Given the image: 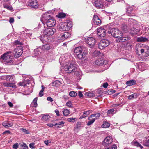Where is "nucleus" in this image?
<instances>
[{"mask_svg": "<svg viewBox=\"0 0 149 149\" xmlns=\"http://www.w3.org/2000/svg\"><path fill=\"white\" fill-rule=\"evenodd\" d=\"M95 6L97 8H100L102 6V5L98 1H96L95 2Z\"/></svg>", "mask_w": 149, "mask_h": 149, "instance_id": "obj_37", "label": "nucleus"}, {"mask_svg": "<svg viewBox=\"0 0 149 149\" xmlns=\"http://www.w3.org/2000/svg\"><path fill=\"white\" fill-rule=\"evenodd\" d=\"M100 114L99 113H97L96 114H93L90 115V117L92 118L95 117V119H97L100 116Z\"/></svg>", "mask_w": 149, "mask_h": 149, "instance_id": "obj_34", "label": "nucleus"}, {"mask_svg": "<svg viewBox=\"0 0 149 149\" xmlns=\"http://www.w3.org/2000/svg\"><path fill=\"white\" fill-rule=\"evenodd\" d=\"M106 61L105 63V61L101 59L97 60L95 62V64L98 66L102 65L104 63L106 64Z\"/></svg>", "mask_w": 149, "mask_h": 149, "instance_id": "obj_15", "label": "nucleus"}, {"mask_svg": "<svg viewBox=\"0 0 149 149\" xmlns=\"http://www.w3.org/2000/svg\"><path fill=\"white\" fill-rule=\"evenodd\" d=\"M77 95V93L74 91H72L70 92L69 95L71 97H74Z\"/></svg>", "mask_w": 149, "mask_h": 149, "instance_id": "obj_38", "label": "nucleus"}, {"mask_svg": "<svg viewBox=\"0 0 149 149\" xmlns=\"http://www.w3.org/2000/svg\"><path fill=\"white\" fill-rule=\"evenodd\" d=\"M60 82L58 81H55L53 83V85L56 87H58V85L60 84Z\"/></svg>", "mask_w": 149, "mask_h": 149, "instance_id": "obj_42", "label": "nucleus"}, {"mask_svg": "<svg viewBox=\"0 0 149 149\" xmlns=\"http://www.w3.org/2000/svg\"><path fill=\"white\" fill-rule=\"evenodd\" d=\"M65 123V122L63 121H61L59 122L54 124V126L57 125V128H61L63 126V124Z\"/></svg>", "mask_w": 149, "mask_h": 149, "instance_id": "obj_29", "label": "nucleus"}, {"mask_svg": "<svg viewBox=\"0 0 149 149\" xmlns=\"http://www.w3.org/2000/svg\"><path fill=\"white\" fill-rule=\"evenodd\" d=\"M43 89H41V90L40 91L39 93V95L40 97H42L43 95Z\"/></svg>", "mask_w": 149, "mask_h": 149, "instance_id": "obj_52", "label": "nucleus"}, {"mask_svg": "<svg viewBox=\"0 0 149 149\" xmlns=\"http://www.w3.org/2000/svg\"><path fill=\"white\" fill-rule=\"evenodd\" d=\"M56 31V29L54 28H49L45 29L43 31L44 36L41 38V40L44 43L49 42L51 40V36Z\"/></svg>", "mask_w": 149, "mask_h": 149, "instance_id": "obj_1", "label": "nucleus"}, {"mask_svg": "<svg viewBox=\"0 0 149 149\" xmlns=\"http://www.w3.org/2000/svg\"><path fill=\"white\" fill-rule=\"evenodd\" d=\"M47 100L51 102H52L53 101V99L50 97H48L47 98Z\"/></svg>", "mask_w": 149, "mask_h": 149, "instance_id": "obj_58", "label": "nucleus"}, {"mask_svg": "<svg viewBox=\"0 0 149 149\" xmlns=\"http://www.w3.org/2000/svg\"><path fill=\"white\" fill-rule=\"evenodd\" d=\"M109 41L107 40L103 39L101 40L98 45L99 49H103L104 48L108 46L110 44Z\"/></svg>", "mask_w": 149, "mask_h": 149, "instance_id": "obj_5", "label": "nucleus"}, {"mask_svg": "<svg viewBox=\"0 0 149 149\" xmlns=\"http://www.w3.org/2000/svg\"><path fill=\"white\" fill-rule=\"evenodd\" d=\"M93 94L90 93H86L85 95L89 97H92L93 96Z\"/></svg>", "mask_w": 149, "mask_h": 149, "instance_id": "obj_47", "label": "nucleus"}, {"mask_svg": "<svg viewBox=\"0 0 149 149\" xmlns=\"http://www.w3.org/2000/svg\"><path fill=\"white\" fill-rule=\"evenodd\" d=\"M63 113L64 116H68L70 114L69 110L67 109H65L63 111Z\"/></svg>", "mask_w": 149, "mask_h": 149, "instance_id": "obj_35", "label": "nucleus"}, {"mask_svg": "<svg viewBox=\"0 0 149 149\" xmlns=\"http://www.w3.org/2000/svg\"><path fill=\"white\" fill-rule=\"evenodd\" d=\"M76 119V118L71 117L68 118L67 119V121L68 122H75V120Z\"/></svg>", "mask_w": 149, "mask_h": 149, "instance_id": "obj_41", "label": "nucleus"}, {"mask_svg": "<svg viewBox=\"0 0 149 149\" xmlns=\"http://www.w3.org/2000/svg\"><path fill=\"white\" fill-rule=\"evenodd\" d=\"M4 7L5 8L10 10H11L13 9V8L11 6L6 4L4 5Z\"/></svg>", "mask_w": 149, "mask_h": 149, "instance_id": "obj_45", "label": "nucleus"}, {"mask_svg": "<svg viewBox=\"0 0 149 149\" xmlns=\"http://www.w3.org/2000/svg\"><path fill=\"white\" fill-rule=\"evenodd\" d=\"M70 34L68 32H65L62 34L61 36V38L63 40H65L66 39L70 37Z\"/></svg>", "mask_w": 149, "mask_h": 149, "instance_id": "obj_14", "label": "nucleus"}, {"mask_svg": "<svg viewBox=\"0 0 149 149\" xmlns=\"http://www.w3.org/2000/svg\"><path fill=\"white\" fill-rule=\"evenodd\" d=\"M15 43L16 45H20L21 44V43H20L19 41L17 40L15 41Z\"/></svg>", "mask_w": 149, "mask_h": 149, "instance_id": "obj_62", "label": "nucleus"}, {"mask_svg": "<svg viewBox=\"0 0 149 149\" xmlns=\"http://www.w3.org/2000/svg\"><path fill=\"white\" fill-rule=\"evenodd\" d=\"M91 118H92L90 117V116L88 118V119L89 120V121H88L87 123V125L88 126H89L93 124L95 120V118L92 119Z\"/></svg>", "mask_w": 149, "mask_h": 149, "instance_id": "obj_27", "label": "nucleus"}, {"mask_svg": "<svg viewBox=\"0 0 149 149\" xmlns=\"http://www.w3.org/2000/svg\"><path fill=\"white\" fill-rule=\"evenodd\" d=\"M139 32L138 29H136L135 28H133L131 29V33L134 35L137 34Z\"/></svg>", "mask_w": 149, "mask_h": 149, "instance_id": "obj_28", "label": "nucleus"}, {"mask_svg": "<svg viewBox=\"0 0 149 149\" xmlns=\"http://www.w3.org/2000/svg\"><path fill=\"white\" fill-rule=\"evenodd\" d=\"M51 15L47 13L44 14L41 17V21L42 22H46V21L49 19L50 18H51Z\"/></svg>", "mask_w": 149, "mask_h": 149, "instance_id": "obj_12", "label": "nucleus"}, {"mask_svg": "<svg viewBox=\"0 0 149 149\" xmlns=\"http://www.w3.org/2000/svg\"><path fill=\"white\" fill-rule=\"evenodd\" d=\"M137 41L139 42H144L148 41V39L145 37H140L137 38Z\"/></svg>", "mask_w": 149, "mask_h": 149, "instance_id": "obj_24", "label": "nucleus"}, {"mask_svg": "<svg viewBox=\"0 0 149 149\" xmlns=\"http://www.w3.org/2000/svg\"><path fill=\"white\" fill-rule=\"evenodd\" d=\"M75 55L77 56V57L80 59H82L84 57V55L82 54V53L77 54Z\"/></svg>", "mask_w": 149, "mask_h": 149, "instance_id": "obj_43", "label": "nucleus"}, {"mask_svg": "<svg viewBox=\"0 0 149 149\" xmlns=\"http://www.w3.org/2000/svg\"><path fill=\"white\" fill-rule=\"evenodd\" d=\"M55 112L56 113L57 116H60V115L59 113V112L58 109H56V110H55Z\"/></svg>", "mask_w": 149, "mask_h": 149, "instance_id": "obj_56", "label": "nucleus"}, {"mask_svg": "<svg viewBox=\"0 0 149 149\" xmlns=\"http://www.w3.org/2000/svg\"><path fill=\"white\" fill-rule=\"evenodd\" d=\"M50 141L48 140H46L44 141L45 143L46 144V145H48L49 143H50Z\"/></svg>", "mask_w": 149, "mask_h": 149, "instance_id": "obj_57", "label": "nucleus"}, {"mask_svg": "<svg viewBox=\"0 0 149 149\" xmlns=\"http://www.w3.org/2000/svg\"><path fill=\"white\" fill-rule=\"evenodd\" d=\"M118 39L117 40L118 42H123L126 41L130 40V38L129 37H122L120 36L119 37Z\"/></svg>", "mask_w": 149, "mask_h": 149, "instance_id": "obj_16", "label": "nucleus"}, {"mask_svg": "<svg viewBox=\"0 0 149 149\" xmlns=\"http://www.w3.org/2000/svg\"><path fill=\"white\" fill-rule=\"evenodd\" d=\"M133 8L132 7H129L127 8V13L129 16H133L134 15L132 13Z\"/></svg>", "mask_w": 149, "mask_h": 149, "instance_id": "obj_23", "label": "nucleus"}, {"mask_svg": "<svg viewBox=\"0 0 149 149\" xmlns=\"http://www.w3.org/2000/svg\"><path fill=\"white\" fill-rule=\"evenodd\" d=\"M92 111L91 110H88L83 112L86 117L90 113H91Z\"/></svg>", "mask_w": 149, "mask_h": 149, "instance_id": "obj_44", "label": "nucleus"}, {"mask_svg": "<svg viewBox=\"0 0 149 149\" xmlns=\"http://www.w3.org/2000/svg\"><path fill=\"white\" fill-rule=\"evenodd\" d=\"M47 26L48 27H52L55 25L56 21L55 19L52 17L50 18L46 22Z\"/></svg>", "mask_w": 149, "mask_h": 149, "instance_id": "obj_9", "label": "nucleus"}, {"mask_svg": "<svg viewBox=\"0 0 149 149\" xmlns=\"http://www.w3.org/2000/svg\"><path fill=\"white\" fill-rule=\"evenodd\" d=\"M37 97H36L33 100L32 102L31 103V105L33 106L36 107L37 106L38 104L37 103Z\"/></svg>", "mask_w": 149, "mask_h": 149, "instance_id": "obj_32", "label": "nucleus"}, {"mask_svg": "<svg viewBox=\"0 0 149 149\" xmlns=\"http://www.w3.org/2000/svg\"><path fill=\"white\" fill-rule=\"evenodd\" d=\"M100 52L97 51H95L93 53V56H97L99 55Z\"/></svg>", "mask_w": 149, "mask_h": 149, "instance_id": "obj_50", "label": "nucleus"}, {"mask_svg": "<svg viewBox=\"0 0 149 149\" xmlns=\"http://www.w3.org/2000/svg\"><path fill=\"white\" fill-rule=\"evenodd\" d=\"M86 42L89 45L90 47H92L94 46L95 43V40L93 37H89L85 38Z\"/></svg>", "mask_w": 149, "mask_h": 149, "instance_id": "obj_6", "label": "nucleus"}, {"mask_svg": "<svg viewBox=\"0 0 149 149\" xmlns=\"http://www.w3.org/2000/svg\"><path fill=\"white\" fill-rule=\"evenodd\" d=\"M34 54H35V56H37V55L39 54L40 52H38V49H35L34 50Z\"/></svg>", "mask_w": 149, "mask_h": 149, "instance_id": "obj_55", "label": "nucleus"}, {"mask_svg": "<svg viewBox=\"0 0 149 149\" xmlns=\"http://www.w3.org/2000/svg\"><path fill=\"white\" fill-rule=\"evenodd\" d=\"M50 49V45L49 44H45L42 45V49L44 51L48 50Z\"/></svg>", "mask_w": 149, "mask_h": 149, "instance_id": "obj_25", "label": "nucleus"}, {"mask_svg": "<svg viewBox=\"0 0 149 149\" xmlns=\"http://www.w3.org/2000/svg\"><path fill=\"white\" fill-rule=\"evenodd\" d=\"M110 126V124L109 123L107 122H105L102 125V127L104 128L109 127Z\"/></svg>", "mask_w": 149, "mask_h": 149, "instance_id": "obj_36", "label": "nucleus"}, {"mask_svg": "<svg viewBox=\"0 0 149 149\" xmlns=\"http://www.w3.org/2000/svg\"><path fill=\"white\" fill-rule=\"evenodd\" d=\"M137 97V94L135 93L129 96L128 99L129 100H131L133 98H136Z\"/></svg>", "mask_w": 149, "mask_h": 149, "instance_id": "obj_31", "label": "nucleus"}, {"mask_svg": "<svg viewBox=\"0 0 149 149\" xmlns=\"http://www.w3.org/2000/svg\"><path fill=\"white\" fill-rule=\"evenodd\" d=\"M13 53L15 58L19 57L22 53V50L21 47H17L13 51Z\"/></svg>", "mask_w": 149, "mask_h": 149, "instance_id": "obj_7", "label": "nucleus"}, {"mask_svg": "<svg viewBox=\"0 0 149 149\" xmlns=\"http://www.w3.org/2000/svg\"><path fill=\"white\" fill-rule=\"evenodd\" d=\"M14 22V19L13 18H10L9 20V22L11 23H13Z\"/></svg>", "mask_w": 149, "mask_h": 149, "instance_id": "obj_59", "label": "nucleus"}, {"mask_svg": "<svg viewBox=\"0 0 149 149\" xmlns=\"http://www.w3.org/2000/svg\"><path fill=\"white\" fill-rule=\"evenodd\" d=\"M81 122H78L77 123V127L76 128L78 129L79 128L81 127Z\"/></svg>", "mask_w": 149, "mask_h": 149, "instance_id": "obj_49", "label": "nucleus"}, {"mask_svg": "<svg viewBox=\"0 0 149 149\" xmlns=\"http://www.w3.org/2000/svg\"><path fill=\"white\" fill-rule=\"evenodd\" d=\"M64 70L68 73H73L77 71V68L76 64L71 63L69 66L65 68Z\"/></svg>", "mask_w": 149, "mask_h": 149, "instance_id": "obj_4", "label": "nucleus"}, {"mask_svg": "<svg viewBox=\"0 0 149 149\" xmlns=\"http://www.w3.org/2000/svg\"><path fill=\"white\" fill-rule=\"evenodd\" d=\"M113 141V139L111 136H107L103 142V145L104 146H108L112 143Z\"/></svg>", "mask_w": 149, "mask_h": 149, "instance_id": "obj_8", "label": "nucleus"}, {"mask_svg": "<svg viewBox=\"0 0 149 149\" xmlns=\"http://www.w3.org/2000/svg\"><path fill=\"white\" fill-rule=\"evenodd\" d=\"M143 144L145 146H149V137L143 140Z\"/></svg>", "mask_w": 149, "mask_h": 149, "instance_id": "obj_30", "label": "nucleus"}, {"mask_svg": "<svg viewBox=\"0 0 149 149\" xmlns=\"http://www.w3.org/2000/svg\"><path fill=\"white\" fill-rule=\"evenodd\" d=\"M82 49L81 46H79L75 48L74 51L75 55L82 53Z\"/></svg>", "mask_w": 149, "mask_h": 149, "instance_id": "obj_22", "label": "nucleus"}, {"mask_svg": "<svg viewBox=\"0 0 149 149\" xmlns=\"http://www.w3.org/2000/svg\"><path fill=\"white\" fill-rule=\"evenodd\" d=\"M15 78L14 75H10L4 76L3 79H4V80L12 82L14 81Z\"/></svg>", "mask_w": 149, "mask_h": 149, "instance_id": "obj_13", "label": "nucleus"}, {"mask_svg": "<svg viewBox=\"0 0 149 149\" xmlns=\"http://www.w3.org/2000/svg\"><path fill=\"white\" fill-rule=\"evenodd\" d=\"M64 24L67 31L70 30V28L72 27V24L71 22H64Z\"/></svg>", "mask_w": 149, "mask_h": 149, "instance_id": "obj_21", "label": "nucleus"}, {"mask_svg": "<svg viewBox=\"0 0 149 149\" xmlns=\"http://www.w3.org/2000/svg\"><path fill=\"white\" fill-rule=\"evenodd\" d=\"M78 95L80 97H81L83 96L82 92L81 91H79L78 93Z\"/></svg>", "mask_w": 149, "mask_h": 149, "instance_id": "obj_64", "label": "nucleus"}, {"mask_svg": "<svg viewBox=\"0 0 149 149\" xmlns=\"http://www.w3.org/2000/svg\"><path fill=\"white\" fill-rule=\"evenodd\" d=\"M22 147H23V149H27L28 148V146L24 143L22 145Z\"/></svg>", "mask_w": 149, "mask_h": 149, "instance_id": "obj_51", "label": "nucleus"}, {"mask_svg": "<svg viewBox=\"0 0 149 149\" xmlns=\"http://www.w3.org/2000/svg\"><path fill=\"white\" fill-rule=\"evenodd\" d=\"M18 147V143H15L13 145V148L14 149H17Z\"/></svg>", "mask_w": 149, "mask_h": 149, "instance_id": "obj_54", "label": "nucleus"}, {"mask_svg": "<svg viewBox=\"0 0 149 149\" xmlns=\"http://www.w3.org/2000/svg\"><path fill=\"white\" fill-rule=\"evenodd\" d=\"M8 104L10 107H13V104L10 102H8Z\"/></svg>", "mask_w": 149, "mask_h": 149, "instance_id": "obj_63", "label": "nucleus"}, {"mask_svg": "<svg viewBox=\"0 0 149 149\" xmlns=\"http://www.w3.org/2000/svg\"><path fill=\"white\" fill-rule=\"evenodd\" d=\"M19 85L20 86H25L26 85L24 82H20L19 83Z\"/></svg>", "mask_w": 149, "mask_h": 149, "instance_id": "obj_61", "label": "nucleus"}, {"mask_svg": "<svg viewBox=\"0 0 149 149\" xmlns=\"http://www.w3.org/2000/svg\"><path fill=\"white\" fill-rule=\"evenodd\" d=\"M58 29L61 31H67L65 26L64 22L60 23L58 26Z\"/></svg>", "mask_w": 149, "mask_h": 149, "instance_id": "obj_17", "label": "nucleus"}, {"mask_svg": "<svg viewBox=\"0 0 149 149\" xmlns=\"http://www.w3.org/2000/svg\"><path fill=\"white\" fill-rule=\"evenodd\" d=\"M93 20L95 24L98 25L101 23L100 20L97 15H94L93 18Z\"/></svg>", "mask_w": 149, "mask_h": 149, "instance_id": "obj_19", "label": "nucleus"}, {"mask_svg": "<svg viewBox=\"0 0 149 149\" xmlns=\"http://www.w3.org/2000/svg\"><path fill=\"white\" fill-rule=\"evenodd\" d=\"M49 117V116L47 114L44 115L42 117V119L43 120H47Z\"/></svg>", "mask_w": 149, "mask_h": 149, "instance_id": "obj_40", "label": "nucleus"}, {"mask_svg": "<svg viewBox=\"0 0 149 149\" xmlns=\"http://www.w3.org/2000/svg\"><path fill=\"white\" fill-rule=\"evenodd\" d=\"M66 16V14L63 13H60L58 15V17L59 18H63L65 17Z\"/></svg>", "mask_w": 149, "mask_h": 149, "instance_id": "obj_39", "label": "nucleus"}, {"mask_svg": "<svg viewBox=\"0 0 149 149\" xmlns=\"http://www.w3.org/2000/svg\"><path fill=\"white\" fill-rule=\"evenodd\" d=\"M136 83V81L134 80H132L127 81L126 82V84L127 86H130L133 85L135 84Z\"/></svg>", "mask_w": 149, "mask_h": 149, "instance_id": "obj_26", "label": "nucleus"}, {"mask_svg": "<svg viewBox=\"0 0 149 149\" xmlns=\"http://www.w3.org/2000/svg\"><path fill=\"white\" fill-rule=\"evenodd\" d=\"M35 144L33 143H31L29 144V147L31 149L35 148Z\"/></svg>", "mask_w": 149, "mask_h": 149, "instance_id": "obj_53", "label": "nucleus"}, {"mask_svg": "<svg viewBox=\"0 0 149 149\" xmlns=\"http://www.w3.org/2000/svg\"><path fill=\"white\" fill-rule=\"evenodd\" d=\"M28 5L33 8H37L38 6L37 0H30L28 3Z\"/></svg>", "mask_w": 149, "mask_h": 149, "instance_id": "obj_11", "label": "nucleus"}, {"mask_svg": "<svg viewBox=\"0 0 149 149\" xmlns=\"http://www.w3.org/2000/svg\"><path fill=\"white\" fill-rule=\"evenodd\" d=\"M108 84L107 82L103 84V86L104 88H106L107 87Z\"/></svg>", "mask_w": 149, "mask_h": 149, "instance_id": "obj_60", "label": "nucleus"}, {"mask_svg": "<svg viewBox=\"0 0 149 149\" xmlns=\"http://www.w3.org/2000/svg\"><path fill=\"white\" fill-rule=\"evenodd\" d=\"M12 53L11 51H9L7 52L1 56V58L4 60V61L7 63H9L12 61L13 56L9 55Z\"/></svg>", "mask_w": 149, "mask_h": 149, "instance_id": "obj_2", "label": "nucleus"}, {"mask_svg": "<svg viewBox=\"0 0 149 149\" xmlns=\"http://www.w3.org/2000/svg\"><path fill=\"white\" fill-rule=\"evenodd\" d=\"M66 105L69 108L71 107H72V103L71 102H68L66 103Z\"/></svg>", "mask_w": 149, "mask_h": 149, "instance_id": "obj_48", "label": "nucleus"}, {"mask_svg": "<svg viewBox=\"0 0 149 149\" xmlns=\"http://www.w3.org/2000/svg\"><path fill=\"white\" fill-rule=\"evenodd\" d=\"M106 34V30L104 28H100L97 29V35L99 37H104Z\"/></svg>", "mask_w": 149, "mask_h": 149, "instance_id": "obj_10", "label": "nucleus"}, {"mask_svg": "<svg viewBox=\"0 0 149 149\" xmlns=\"http://www.w3.org/2000/svg\"><path fill=\"white\" fill-rule=\"evenodd\" d=\"M108 33L109 34H111V35L115 38H118L119 37L122 36V32L116 28L111 29L110 31H108Z\"/></svg>", "mask_w": 149, "mask_h": 149, "instance_id": "obj_3", "label": "nucleus"}, {"mask_svg": "<svg viewBox=\"0 0 149 149\" xmlns=\"http://www.w3.org/2000/svg\"><path fill=\"white\" fill-rule=\"evenodd\" d=\"M3 86L5 87H11L12 88H15L16 86L14 83L9 82H4L3 83Z\"/></svg>", "mask_w": 149, "mask_h": 149, "instance_id": "obj_20", "label": "nucleus"}, {"mask_svg": "<svg viewBox=\"0 0 149 149\" xmlns=\"http://www.w3.org/2000/svg\"><path fill=\"white\" fill-rule=\"evenodd\" d=\"M114 110L113 109H112L110 110H108L107 111V113L108 114H110V113H113V112H114Z\"/></svg>", "mask_w": 149, "mask_h": 149, "instance_id": "obj_46", "label": "nucleus"}, {"mask_svg": "<svg viewBox=\"0 0 149 149\" xmlns=\"http://www.w3.org/2000/svg\"><path fill=\"white\" fill-rule=\"evenodd\" d=\"M13 125V123L9 121H5L2 123V125L5 128H8L12 127Z\"/></svg>", "mask_w": 149, "mask_h": 149, "instance_id": "obj_18", "label": "nucleus"}, {"mask_svg": "<svg viewBox=\"0 0 149 149\" xmlns=\"http://www.w3.org/2000/svg\"><path fill=\"white\" fill-rule=\"evenodd\" d=\"M133 143L134 145L137 147H139L141 149L143 148V146L140 143L137 141H133Z\"/></svg>", "mask_w": 149, "mask_h": 149, "instance_id": "obj_33", "label": "nucleus"}]
</instances>
